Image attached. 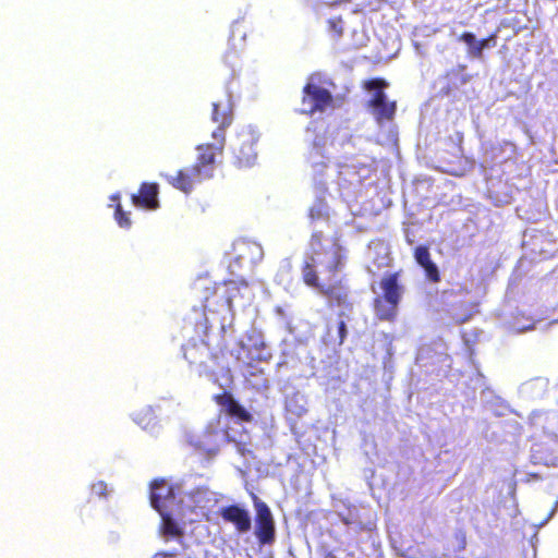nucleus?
<instances>
[{
  "label": "nucleus",
  "instance_id": "1",
  "mask_svg": "<svg viewBox=\"0 0 558 558\" xmlns=\"http://www.w3.org/2000/svg\"><path fill=\"white\" fill-rule=\"evenodd\" d=\"M343 266V255L336 254L329 264L326 265L330 278L333 280H322L317 269V259L315 255H306L301 265V277L303 282L322 293L327 299L329 306H341L351 310V292L342 279H335Z\"/></svg>",
  "mask_w": 558,
  "mask_h": 558
},
{
  "label": "nucleus",
  "instance_id": "2",
  "mask_svg": "<svg viewBox=\"0 0 558 558\" xmlns=\"http://www.w3.org/2000/svg\"><path fill=\"white\" fill-rule=\"evenodd\" d=\"M195 298L202 302L205 316V326L208 328V314L220 310H232L233 299L240 292L236 282H211L208 279H198L192 287Z\"/></svg>",
  "mask_w": 558,
  "mask_h": 558
},
{
  "label": "nucleus",
  "instance_id": "3",
  "mask_svg": "<svg viewBox=\"0 0 558 558\" xmlns=\"http://www.w3.org/2000/svg\"><path fill=\"white\" fill-rule=\"evenodd\" d=\"M383 294L373 300V310L380 320H395L402 295L399 274L385 275L380 281Z\"/></svg>",
  "mask_w": 558,
  "mask_h": 558
},
{
  "label": "nucleus",
  "instance_id": "4",
  "mask_svg": "<svg viewBox=\"0 0 558 558\" xmlns=\"http://www.w3.org/2000/svg\"><path fill=\"white\" fill-rule=\"evenodd\" d=\"M469 293V289L464 286L444 289L440 293L445 311L456 324L468 323L475 313L474 303L470 301Z\"/></svg>",
  "mask_w": 558,
  "mask_h": 558
},
{
  "label": "nucleus",
  "instance_id": "5",
  "mask_svg": "<svg viewBox=\"0 0 558 558\" xmlns=\"http://www.w3.org/2000/svg\"><path fill=\"white\" fill-rule=\"evenodd\" d=\"M258 135L252 128H242L235 135V141L232 144L233 161L239 168H250L254 166L258 153L256 145L258 143Z\"/></svg>",
  "mask_w": 558,
  "mask_h": 558
},
{
  "label": "nucleus",
  "instance_id": "6",
  "mask_svg": "<svg viewBox=\"0 0 558 558\" xmlns=\"http://www.w3.org/2000/svg\"><path fill=\"white\" fill-rule=\"evenodd\" d=\"M388 82L384 78H371L365 80L363 87L366 89H374L372 98L368 100V106L374 108V116L377 122H384V120H392L397 111L396 101H387V94L385 88L388 86Z\"/></svg>",
  "mask_w": 558,
  "mask_h": 558
},
{
  "label": "nucleus",
  "instance_id": "7",
  "mask_svg": "<svg viewBox=\"0 0 558 558\" xmlns=\"http://www.w3.org/2000/svg\"><path fill=\"white\" fill-rule=\"evenodd\" d=\"M301 112L314 114L317 111H326L333 106V96L328 88L322 87L318 83H306L303 87Z\"/></svg>",
  "mask_w": 558,
  "mask_h": 558
},
{
  "label": "nucleus",
  "instance_id": "8",
  "mask_svg": "<svg viewBox=\"0 0 558 558\" xmlns=\"http://www.w3.org/2000/svg\"><path fill=\"white\" fill-rule=\"evenodd\" d=\"M255 536L260 544H272L276 538V523L269 506L259 498L254 499Z\"/></svg>",
  "mask_w": 558,
  "mask_h": 558
},
{
  "label": "nucleus",
  "instance_id": "9",
  "mask_svg": "<svg viewBox=\"0 0 558 558\" xmlns=\"http://www.w3.org/2000/svg\"><path fill=\"white\" fill-rule=\"evenodd\" d=\"M211 119L218 124L217 129L213 131V138L217 141L218 153L222 154L226 147V129H228L233 121L231 101L213 102Z\"/></svg>",
  "mask_w": 558,
  "mask_h": 558
},
{
  "label": "nucleus",
  "instance_id": "10",
  "mask_svg": "<svg viewBox=\"0 0 558 558\" xmlns=\"http://www.w3.org/2000/svg\"><path fill=\"white\" fill-rule=\"evenodd\" d=\"M150 504L163 518L175 499V489L165 478H155L150 484Z\"/></svg>",
  "mask_w": 558,
  "mask_h": 558
},
{
  "label": "nucleus",
  "instance_id": "11",
  "mask_svg": "<svg viewBox=\"0 0 558 558\" xmlns=\"http://www.w3.org/2000/svg\"><path fill=\"white\" fill-rule=\"evenodd\" d=\"M196 148L198 154L195 160V169L198 174L197 183L199 184L203 180L213 177L216 155L219 154V145L217 141H214L213 144H201Z\"/></svg>",
  "mask_w": 558,
  "mask_h": 558
},
{
  "label": "nucleus",
  "instance_id": "12",
  "mask_svg": "<svg viewBox=\"0 0 558 558\" xmlns=\"http://www.w3.org/2000/svg\"><path fill=\"white\" fill-rule=\"evenodd\" d=\"M213 399L222 408L228 416L235 417L239 422H252V420H254V415L247 412L246 408L242 407L231 392L216 393Z\"/></svg>",
  "mask_w": 558,
  "mask_h": 558
},
{
  "label": "nucleus",
  "instance_id": "13",
  "mask_svg": "<svg viewBox=\"0 0 558 558\" xmlns=\"http://www.w3.org/2000/svg\"><path fill=\"white\" fill-rule=\"evenodd\" d=\"M220 517L223 521L231 522L240 533L250 532L252 527V517L250 512L245 507L238 506V504L222 507Z\"/></svg>",
  "mask_w": 558,
  "mask_h": 558
},
{
  "label": "nucleus",
  "instance_id": "14",
  "mask_svg": "<svg viewBox=\"0 0 558 558\" xmlns=\"http://www.w3.org/2000/svg\"><path fill=\"white\" fill-rule=\"evenodd\" d=\"M159 196V184L158 183H142L140 184L137 192L131 195V202L135 207L158 208L160 202Z\"/></svg>",
  "mask_w": 558,
  "mask_h": 558
},
{
  "label": "nucleus",
  "instance_id": "15",
  "mask_svg": "<svg viewBox=\"0 0 558 558\" xmlns=\"http://www.w3.org/2000/svg\"><path fill=\"white\" fill-rule=\"evenodd\" d=\"M196 163L189 165L179 169L173 175H165L167 182L172 187L179 189L183 193H191L197 183Z\"/></svg>",
  "mask_w": 558,
  "mask_h": 558
},
{
  "label": "nucleus",
  "instance_id": "16",
  "mask_svg": "<svg viewBox=\"0 0 558 558\" xmlns=\"http://www.w3.org/2000/svg\"><path fill=\"white\" fill-rule=\"evenodd\" d=\"M496 32H493L488 37H484V39H480L478 41L473 32H462L461 36L459 37L462 43H465L468 46H470L469 54L473 58H483L486 47L496 46Z\"/></svg>",
  "mask_w": 558,
  "mask_h": 558
},
{
  "label": "nucleus",
  "instance_id": "17",
  "mask_svg": "<svg viewBox=\"0 0 558 558\" xmlns=\"http://www.w3.org/2000/svg\"><path fill=\"white\" fill-rule=\"evenodd\" d=\"M242 349L246 352L244 366L248 369L251 375L257 374L258 371H256V364L258 361H268L271 357L269 351L266 350L264 342L254 344L251 348L242 344Z\"/></svg>",
  "mask_w": 558,
  "mask_h": 558
},
{
  "label": "nucleus",
  "instance_id": "18",
  "mask_svg": "<svg viewBox=\"0 0 558 558\" xmlns=\"http://www.w3.org/2000/svg\"><path fill=\"white\" fill-rule=\"evenodd\" d=\"M465 69L466 65L461 64L458 65L457 68H453V70L447 72L446 76L449 81V84L445 88L446 94H450L452 88H454V86H458V84L469 83L471 76L470 74H466Z\"/></svg>",
  "mask_w": 558,
  "mask_h": 558
},
{
  "label": "nucleus",
  "instance_id": "19",
  "mask_svg": "<svg viewBox=\"0 0 558 558\" xmlns=\"http://www.w3.org/2000/svg\"><path fill=\"white\" fill-rule=\"evenodd\" d=\"M111 199H116V210H114V218L119 225V227L122 228H130L132 227V221L130 219V211H125L123 206L120 203V195L119 193H114L111 195Z\"/></svg>",
  "mask_w": 558,
  "mask_h": 558
},
{
  "label": "nucleus",
  "instance_id": "20",
  "mask_svg": "<svg viewBox=\"0 0 558 558\" xmlns=\"http://www.w3.org/2000/svg\"><path fill=\"white\" fill-rule=\"evenodd\" d=\"M162 531L166 533V535H172V537H181V535H184L182 526H180L179 523H177V521L171 518L169 509L162 518Z\"/></svg>",
  "mask_w": 558,
  "mask_h": 558
},
{
  "label": "nucleus",
  "instance_id": "21",
  "mask_svg": "<svg viewBox=\"0 0 558 558\" xmlns=\"http://www.w3.org/2000/svg\"><path fill=\"white\" fill-rule=\"evenodd\" d=\"M424 274L427 280L438 283L441 279V272L436 263L432 259L430 252L428 253L427 263L425 265Z\"/></svg>",
  "mask_w": 558,
  "mask_h": 558
},
{
  "label": "nucleus",
  "instance_id": "22",
  "mask_svg": "<svg viewBox=\"0 0 558 558\" xmlns=\"http://www.w3.org/2000/svg\"><path fill=\"white\" fill-rule=\"evenodd\" d=\"M429 246L427 245H417L414 248V258L415 262L421 265V267L425 270V265L427 263V257L429 254Z\"/></svg>",
  "mask_w": 558,
  "mask_h": 558
},
{
  "label": "nucleus",
  "instance_id": "23",
  "mask_svg": "<svg viewBox=\"0 0 558 558\" xmlns=\"http://www.w3.org/2000/svg\"><path fill=\"white\" fill-rule=\"evenodd\" d=\"M328 27H329L330 32H332L336 37H341V35L343 33L342 17H340V16L330 17V20L328 21Z\"/></svg>",
  "mask_w": 558,
  "mask_h": 558
},
{
  "label": "nucleus",
  "instance_id": "24",
  "mask_svg": "<svg viewBox=\"0 0 558 558\" xmlns=\"http://www.w3.org/2000/svg\"><path fill=\"white\" fill-rule=\"evenodd\" d=\"M546 450L550 454L546 462L558 465V438H556V440H553L549 445H547Z\"/></svg>",
  "mask_w": 558,
  "mask_h": 558
},
{
  "label": "nucleus",
  "instance_id": "25",
  "mask_svg": "<svg viewBox=\"0 0 558 558\" xmlns=\"http://www.w3.org/2000/svg\"><path fill=\"white\" fill-rule=\"evenodd\" d=\"M348 336V327L345 322L338 323V335L335 339H330L333 343H338V345H342L343 341H345Z\"/></svg>",
  "mask_w": 558,
  "mask_h": 558
},
{
  "label": "nucleus",
  "instance_id": "26",
  "mask_svg": "<svg viewBox=\"0 0 558 558\" xmlns=\"http://www.w3.org/2000/svg\"><path fill=\"white\" fill-rule=\"evenodd\" d=\"M93 489H95L96 493L101 494V496H106L107 484L102 483V481H100L99 483L93 485Z\"/></svg>",
  "mask_w": 558,
  "mask_h": 558
},
{
  "label": "nucleus",
  "instance_id": "27",
  "mask_svg": "<svg viewBox=\"0 0 558 558\" xmlns=\"http://www.w3.org/2000/svg\"><path fill=\"white\" fill-rule=\"evenodd\" d=\"M314 145H315L316 147H320V148H322V147H325V138H323V136H322L320 138H318V141H315V142H314Z\"/></svg>",
  "mask_w": 558,
  "mask_h": 558
},
{
  "label": "nucleus",
  "instance_id": "28",
  "mask_svg": "<svg viewBox=\"0 0 558 558\" xmlns=\"http://www.w3.org/2000/svg\"><path fill=\"white\" fill-rule=\"evenodd\" d=\"M155 558H175V555L173 554H158L155 556Z\"/></svg>",
  "mask_w": 558,
  "mask_h": 558
},
{
  "label": "nucleus",
  "instance_id": "29",
  "mask_svg": "<svg viewBox=\"0 0 558 558\" xmlns=\"http://www.w3.org/2000/svg\"><path fill=\"white\" fill-rule=\"evenodd\" d=\"M312 240H313V241L320 242V240H322V234H313V235H312Z\"/></svg>",
  "mask_w": 558,
  "mask_h": 558
},
{
  "label": "nucleus",
  "instance_id": "30",
  "mask_svg": "<svg viewBox=\"0 0 558 558\" xmlns=\"http://www.w3.org/2000/svg\"><path fill=\"white\" fill-rule=\"evenodd\" d=\"M458 138H459V143L461 145L462 141H463V135L462 133H458Z\"/></svg>",
  "mask_w": 558,
  "mask_h": 558
}]
</instances>
